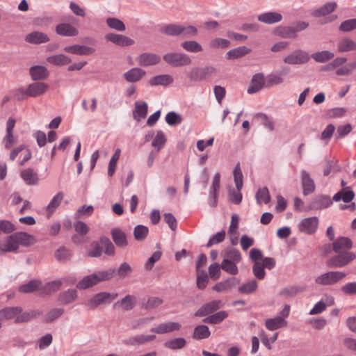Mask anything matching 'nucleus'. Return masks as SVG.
Instances as JSON below:
<instances>
[{"label": "nucleus", "mask_w": 356, "mask_h": 356, "mask_svg": "<svg viewBox=\"0 0 356 356\" xmlns=\"http://www.w3.org/2000/svg\"><path fill=\"white\" fill-rule=\"evenodd\" d=\"M77 298V292L75 289H68L59 294L58 300L62 304H69Z\"/></svg>", "instance_id": "obj_47"}, {"label": "nucleus", "mask_w": 356, "mask_h": 356, "mask_svg": "<svg viewBox=\"0 0 356 356\" xmlns=\"http://www.w3.org/2000/svg\"><path fill=\"white\" fill-rule=\"evenodd\" d=\"M136 61L142 67H149L159 63L161 57L154 53L145 52L136 58Z\"/></svg>", "instance_id": "obj_12"}, {"label": "nucleus", "mask_w": 356, "mask_h": 356, "mask_svg": "<svg viewBox=\"0 0 356 356\" xmlns=\"http://www.w3.org/2000/svg\"><path fill=\"white\" fill-rule=\"evenodd\" d=\"M25 41L31 44H41L49 41V36L40 31H33L26 35Z\"/></svg>", "instance_id": "obj_31"}, {"label": "nucleus", "mask_w": 356, "mask_h": 356, "mask_svg": "<svg viewBox=\"0 0 356 356\" xmlns=\"http://www.w3.org/2000/svg\"><path fill=\"white\" fill-rule=\"evenodd\" d=\"M63 50L66 53L79 56L90 55L95 51V49L92 47L81 44L67 46L64 47Z\"/></svg>", "instance_id": "obj_19"}, {"label": "nucleus", "mask_w": 356, "mask_h": 356, "mask_svg": "<svg viewBox=\"0 0 356 356\" xmlns=\"http://www.w3.org/2000/svg\"><path fill=\"white\" fill-rule=\"evenodd\" d=\"M106 22L110 29L115 31L122 32L126 30L125 24L118 18L108 17L106 19Z\"/></svg>", "instance_id": "obj_50"}, {"label": "nucleus", "mask_w": 356, "mask_h": 356, "mask_svg": "<svg viewBox=\"0 0 356 356\" xmlns=\"http://www.w3.org/2000/svg\"><path fill=\"white\" fill-rule=\"evenodd\" d=\"M318 226L317 217L307 218L300 221L298 227L301 232L307 234H312L316 232Z\"/></svg>", "instance_id": "obj_11"}, {"label": "nucleus", "mask_w": 356, "mask_h": 356, "mask_svg": "<svg viewBox=\"0 0 356 356\" xmlns=\"http://www.w3.org/2000/svg\"><path fill=\"white\" fill-rule=\"evenodd\" d=\"M227 316L228 313L226 311H220L207 316L202 321L204 323L216 325L222 322Z\"/></svg>", "instance_id": "obj_40"}, {"label": "nucleus", "mask_w": 356, "mask_h": 356, "mask_svg": "<svg viewBox=\"0 0 356 356\" xmlns=\"http://www.w3.org/2000/svg\"><path fill=\"white\" fill-rule=\"evenodd\" d=\"M270 195L268 188H260L256 193V200L258 204H268L270 201Z\"/></svg>", "instance_id": "obj_52"}, {"label": "nucleus", "mask_w": 356, "mask_h": 356, "mask_svg": "<svg viewBox=\"0 0 356 356\" xmlns=\"http://www.w3.org/2000/svg\"><path fill=\"white\" fill-rule=\"evenodd\" d=\"M136 302V299L131 295H127L120 301L114 304V307H121L124 310H131L134 308Z\"/></svg>", "instance_id": "obj_44"}, {"label": "nucleus", "mask_w": 356, "mask_h": 356, "mask_svg": "<svg viewBox=\"0 0 356 356\" xmlns=\"http://www.w3.org/2000/svg\"><path fill=\"white\" fill-rule=\"evenodd\" d=\"M304 290L305 288L302 286H289L284 287L282 291H280V296L284 298H291L296 296L298 293L302 292Z\"/></svg>", "instance_id": "obj_49"}, {"label": "nucleus", "mask_w": 356, "mask_h": 356, "mask_svg": "<svg viewBox=\"0 0 356 356\" xmlns=\"http://www.w3.org/2000/svg\"><path fill=\"white\" fill-rule=\"evenodd\" d=\"M333 199L327 195H321L316 197L311 204V208L313 209H323L330 207L332 204Z\"/></svg>", "instance_id": "obj_34"}, {"label": "nucleus", "mask_w": 356, "mask_h": 356, "mask_svg": "<svg viewBox=\"0 0 356 356\" xmlns=\"http://www.w3.org/2000/svg\"><path fill=\"white\" fill-rule=\"evenodd\" d=\"M42 311L38 309H33L29 312L22 311L21 314H19L15 318V323L18 324L30 322L32 320L42 315Z\"/></svg>", "instance_id": "obj_26"}, {"label": "nucleus", "mask_w": 356, "mask_h": 356, "mask_svg": "<svg viewBox=\"0 0 356 356\" xmlns=\"http://www.w3.org/2000/svg\"><path fill=\"white\" fill-rule=\"evenodd\" d=\"M336 7L337 3L335 2H328L322 7L314 10L312 15L316 17L325 16L334 11Z\"/></svg>", "instance_id": "obj_46"}, {"label": "nucleus", "mask_w": 356, "mask_h": 356, "mask_svg": "<svg viewBox=\"0 0 356 356\" xmlns=\"http://www.w3.org/2000/svg\"><path fill=\"white\" fill-rule=\"evenodd\" d=\"M165 121L169 125L175 126L181 123L182 118L177 113L170 111L166 115Z\"/></svg>", "instance_id": "obj_64"}, {"label": "nucleus", "mask_w": 356, "mask_h": 356, "mask_svg": "<svg viewBox=\"0 0 356 356\" xmlns=\"http://www.w3.org/2000/svg\"><path fill=\"white\" fill-rule=\"evenodd\" d=\"M174 81V79L170 74H160L151 78L149 84L152 86H167Z\"/></svg>", "instance_id": "obj_35"}, {"label": "nucleus", "mask_w": 356, "mask_h": 356, "mask_svg": "<svg viewBox=\"0 0 356 356\" xmlns=\"http://www.w3.org/2000/svg\"><path fill=\"white\" fill-rule=\"evenodd\" d=\"M134 105L135 109L133 111V118L137 122H140L142 119L146 118L148 111V106L145 102H136Z\"/></svg>", "instance_id": "obj_29"}, {"label": "nucleus", "mask_w": 356, "mask_h": 356, "mask_svg": "<svg viewBox=\"0 0 356 356\" xmlns=\"http://www.w3.org/2000/svg\"><path fill=\"white\" fill-rule=\"evenodd\" d=\"M166 142V138L162 131H158L156 136L152 140V145L159 152Z\"/></svg>", "instance_id": "obj_62"}, {"label": "nucleus", "mask_w": 356, "mask_h": 356, "mask_svg": "<svg viewBox=\"0 0 356 356\" xmlns=\"http://www.w3.org/2000/svg\"><path fill=\"white\" fill-rule=\"evenodd\" d=\"M338 51L340 53L356 50V42L349 38L341 40L337 44Z\"/></svg>", "instance_id": "obj_41"}, {"label": "nucleus", "mask_w": 356, "mask_h": 356, "mask_svg": "<svg viewBox=\"0 0 356 356\" xmlns=\"http://www.w3.org/2000/svg\"><path fill=\"white\" fill-rule=\"evenodd\" d=\"M12 241H13L16 250H18L20 245L23 246L30 245L33 241V236L26 232H19L11 234Z\"/></svg>", "instance_id": "obj_13"}, {"label": "nucleus", "mask_w": 356, "mask_h": 356, "mask_svg": "<svg viewBox=\"0 0 356 356\" xmlns=\"http://www.w3.org/2000/svg\"><path fill=\"white\" fill-rule=\"evenodd\" d=\"M186 340L184 338H176L165 343V346L172 350L181 349L186 345Z\"/></svg>", "instance_id": "obj_63"}, {"label": "nucleus", "mask_w": 356, "mask_h": 356, "mask_svg": "<svg viewBox=\"0 0 356 356\" xmlns=\"http://www.w3.org/2000/svg\"><path fill=\"white\" fill-rule=\"evenodd\" d=\"M346 276V273L342 271H330L316 277L315 283L322 286L334 285L343 280Z\"/></svg>", "instance_id": "obj_6"}, {"label": "nucleus", "mask_w": 356, "mask_h": 356, "mask_svg": "<svg viewBox=\"0 0 356 356\" xmlns=\"http://www.w3.org/2000/svg\"><path fill=\"white\" fill-rule=\"evenodd\" d=\"M72 253L65 247H60L55 252V257L60 262H67L70 260Z\"/></svg>", "instance_id": "obj_51"}, {"label": "nucleus", "mask_w": 356, "mask_h": 356, "mask_svg": "<svg viewBox=\"0 0 356 356\" xmlns=\"http://www.w3.org/2000/svg\"><path fill=\"white\" fill-rule=\"evenodd\" d=\"M48 88V84L44 82H34L27 86L26 96L31 97L41 96L47 90Z\"/></svg>", "instance_id": "obj_16"}, {"label": "nucleus", "mask_w": 356, "mask_h": 356, "mask_svg": "<svg viewBox=\"0 0 356 356\" xmlns=\"http://www.w3.org/2000/svg\"><path fill=\"white\" fill-rule=\"evenodd\" d=\"M146 75V72L140 67H133L123 74L124 79L129 83L140 81Z\"/></svg>", "instance_id": "obj_21"}, {"label": "nucleus", "mask_w": 356, "mask_h": 356, "mask_svg": "<svg viewBox=\"0 0 356 356\" xmlns=\"http://www.w3.org/2000/svg\"><path fill=\"white\" fill-rule=\"evenodd\" d=\"M220 175L219 172H216L213 177L212 186L209 191V204L211 207H216L217 204L218 195L220 189Z\"/></svg>", "instance_id": "obj_20"}, {"label": "nucleus", "mask_w": 356, "mask_h": 356, "mask_svg": "<svg viewBox=\"0 0 356 356\" xmlns=\"http://www.w3.org/2000/svg\"><path fill=\"white\" fill-rule=\"evenodd\" d=\"M163 60L173 67L189 66L192 64L191 56L183 52L170 51L163 56Z\"/></svg>", "instance_id": "obj_5"}, {"label": "nucleus", "mask_w": 356, "mask_h": 356, "mask_svg": "<svg viewBox=\"0 0 356 356\" xmlns=\"http://www.w3.org/2000/svg\"><path fill=\"white\" fill-rule=\"evenodd\" d=\"M120 155V149H117L113 154V155L111 156L109 163H108V177H112L115 172L117 162L119 160Z\"/></svg>", "instance_id": "obj_60"}, {"label": "nucleus", "mask_w": 356, "mask_h": 356, "mask_svg": "<svg viewBox=\"0 0 356 356\" xmlns=\"http://www.w3.org/2000/svg\"><path fill=\"white\" fill-rule=\"evenodd\" d=\"M114 270H108L87 275L77 283L76 288L81 290L88 289L100 282L112 279L114 277Z\"/></svg>", "instance_id": "obj_3"}, {"label": "nucleus", "mask_w": 356, "mask_h": 356, "mask_svg": "<svg viewBox=\"0 0 356 356\" xmlns=\"http://www.w3.org/2000/svg\"><path fill=\"white\" fill-rule=\"evenodd\" d=\"M115 271L114 276L118 275L120 278L124 279L129 276L132 272L131 266L127 262H123L117 269H111Z\"/></svg>", "instance_id": "obj_54"}, {"label": "nucleus", "mask_w": 356, "mask_h": 356, "mask_svg": "<svg viewBox=\"0 0 356 356\" xmlns=\"http://www.w3.org/2000/svg\"><path fill=\"white\" fill-rule=\"evenodd\" d=\"M310 60L309 53L302 49H296L283 58V62L288 65H300L307 63Z\"/></svg>", "instance_id": "obj_8"}, {"label": "nucleus", "mask_w": 356, "mask_h": 356, "mask_svg": "<svg viewBox=\"0 0 356 356\" xmlns=\"http://www.w3.org/2000/svg\"><path fill=\"white\" fill-rule=\"evenodd\" d=\"M265 327L270 331H273L284 327L287 325V321L281 316L267 318L264 322Z\"/></svg>", "instance_id": "obj_28"}, {"label": "nucleus", "mask_w": 356, "mask_h": 356, "mask_svg": "<svg viewBox=\"0 0 356 356\" xmlns=\"http://www.w3.org/2000/svg\"><path fill=\"white\" fill-rule=\"evenodd\" d=\"M300 175L303 194L308 195L314 193L316 189V185L314 181L310 177L309 173L305 170H302L300 171Z\"/></svg>", "instance_id": "obj_17"}, {"label": "nucleus", "mask_w": 356, "mask_h": 356, "mask_svg": "<svg viewBox=\"0 0 356 356\" xmlns=\"http://www.w3.org/2000/svg\"><path fill=\"white\" fill-rule=\"evenodd\" d=\"M62 284L63 281L60 280L49 282L43 287L42 293L47 295L54 293L60 289Z\"/></svg>", "instance_id": "obj_56"}, {"label": "nucleus", "mask_w": 356, "mask_h": 356, "mask_svg": "<svg viewBox=\"0 0 356 356\" xmlns=\"http://www.w3.org/2000/svg\"><path fill=\"white\" fill-rule=\"evenodd\" d=\"M47 61L54 65L63 66L72 62L71 58L63 54H54L47 58Z\"/></svg>", "instance_id": "obj_37"}, {"label": "nucleus", "mask_w": 356, "mask_h": 356, "mask_svg": "<svg viewBox=\"0 0 356 356\" xmlns=\"http://www.w3.org/2000/svg\"><path fill=\"white\" fill-rule=\"evenodd\" d=\"M181 47L187 52L197 54L203 51L202 46L195 40H187L181 43Z\"/></svg>", "instance_id": "obj_43"}, {"label": "nucleus", "mask_w": 356, "mask_h": 356, "mask_svg": "<svg viewBox=\"0 0 356 356\" xmlns=\"http://www.w3.org/2000/svg\"><path fill=\"white\" fill-rule=\"evenodd\" d=\"M20 177L28 185H36L39 181L38 175L33 168L22 170Z\"/></svg>", "instance_id": "obj_32"}, {"label": "nucleus", "mask_w": 356, "mask_h": 356, "mask_svg": "<svg viewBox=\"0 0 356 356\" xmlns=\"http://www.w3.org/2000/svg\"><path fill=\"white\" fill-rule=\"evenodd\" d=\"M56 33L61 36L73 37L79 34L76 28L69 23H61L58 24L55 28Z\"/></svg>", "instance_id": "obj_23"}, {"label": "nucleus", "mask_w": 356, "mask_h": 356, "mask_svg": "<svg viewBox=\"0 0 356 356\" xmlns=\"http://www.w3.org/2000/svg\"><path fill=\"white\" fill-rule=\"evenodd\" d=\"M22 312L21 307H6L0 309V321L15 318Z\"/></svg>", "instance_id": "obj_27"}, {"label": "nucleus", "mask_w": 356, "mask_h": 356, "mask_svg": "<svg viewBox=\"0 0 356 356\" xmlns=\"http://www.w3.org/2000/svg\"><path fill=\"white\" fill-rule=\"evenodd\" d=\"M148 232L149 229L146 226L138 225L134 228V236L136 240L143 241L147 237Z\"/></svg>", "instance_id": "obj_61"}, {"label": "nucleus", "mask_w": 356, "mask_h": 356, "mask_svg": "<svg viewBox=\"0 0 356 356\" xmlns=\"http://www.w3.org/2000/svg\"><path fill=\"white\" fill-rule=\"evenodd\" d=\"M182 25L179 24H168L162 26L160 33L168 36H179L181 35Z\"/></svg>", "instance_id": "obj_38"}, {"label": "nucleus", "mask_w": 356, "mask_h": 356, "mask_svg": "<svg viewBox=\"0 0 356 356\" xmlns=\"http://www.w3.org/2000/svg\"><path fill=\"white\" fill-rule=\"evenodd\" d=\"M218 70L213 65L195 66L188 72L187 76L191 82H201L216 76Z\"/></svg>", "instance_id": "obj_4"}, {"label": "nucleus", "mask_w": 356, "mask_h": 356, "mask_svg": "<svg viewBox=\"0 0 356 356\" xmlns=\"http://www.w3.org/2000/svg\"><path fill=\"white\" fill-rule=\"evenodd\" d=\"M105 38L106 40L120 47L131 46L135 43L133 39L117 33H108L105 35Z\"/></svg>", "instance_id": "obj_14"}, {"label": "nucleus", "mask_w": 356, "mask_h": 356, "mask_svg": "<svg viewBox=\"0 0 356 356\" xmlns=\"http://www.w3.org/2000/svg\"><path fill=\"white\" fill-rule=\"evenodd\" d=\"M334 54L330 51H322L314 53L310 56L316 62L325 63L333 58Z\"/></svg>", "instance_id": "obj_53"}, {"label": "nucleus", "mask_w": 356, "mask_h": 356, "mask_svg": "<svg viewBox=\"0 0 356 356\" xmlns=\"http://www.w3.org/2000/svg\"><path fill=\"white\" fill-rule=\"evenodd\" d=\"M181 325L177 322H167L159 325L157 327L152 328L151 332L156 334H165L173 331L179 330Z\"/></svg>", "instance_id": "obj_24"}, {"label": "nucleus", "mask_w": 356, "mask_h": 356, "mask_svg": "<svg viewBox=\"0 0 356 356\" xmlns=\"http://www.w3.org/2000/svg\"><path fill=\"white\" fill-rule=\"evenodd\" d=\"M118 294L116 293L100 292L95 294L90 298L87 303V305L91 308L95 309L100 305H108L117 298Z\"/></svg>", "instance_id": "obj_9"}, {"label": "nucleus", "mask_w": 356, "mask_h": 356, "mask_svg": "<svg viewBox=\"0 0 356 356\" xmlns=\"http://www.w3.org/2000/svg\"><path fill=\"white\" fill-rule=\"evenodd\" d=\"M250 51L251 50L245 46L239 47L227 51L226 58L229 60L236 59L249 54Z\"/></svg>", "instance_id": "obj_45"}, {"label": "nucleus", "mask_w": 356, "mask_h": 356, "mask_svg": "<svg viewBox=\"0 0 356 356\" xmlns=\"http://www.w3.org/2000/svg\"><path fill=\"white\" fill-rule=\"evenodd\" d=\"M258 287V284L256 280H252L247 283L243 284L238 287V291L239 293L243 294H248L254 292Z\"/></svg>", "instance_id": "obj_59"}, {"label": "nucleus", "mask_w": 356, "mask_h": 356, "mask_svg": "<svg viewBox=\"0 0 356 356\" xmlns=\"http://www.w3.org/2000/svg\"><path fill=\"white\" fill-rule=\"evenodd\" d=\"M355 197V193L350 187H346L337 192L333 196V200L339 202L343 200L345 203L350 202Z\"/></svg>", "instance_id": "obj_33"}, {"label": "nucleus", "mask_w": 356, "mask_h": 356, "mask_svg": "<svg viewBox=\"0 0 356 356\" xmlns=\"http://www.w3.org/2000/svg\"><path fill=\"white\" fill-rule=\"evenodd\" d=\"M30 75L33 80H45L49 77V72L47 67L42 65L32 66L29 70Z\"/></svg>", "instance_id": "obj_25"}, {"label": "nucleus", "mask_w": 356, "mask_h": 356, "mask_svg": "<svg viewBox=\"0 0 356 356\" xmlns=\"http://www.w3.org/2000/svg\"><path fill=\"white\" fill-rule=\"evenodd\" d=\"M155 335L138 334L123 340V343L127 346H140L154 341Z\"/></svg>", "instance_id": "obj_18"}, {"label": "nucleus", "mask_w": 356, "mask_h": 356, "mask_svg": "<svg viewBox=\"0 0 356 356\" xmlns=\"http://www.w3.org/2000/svg\"><path fill=\"white\" fill-rule=\"evenodd\" d=\"M41 285V282L39 280H33L27 284L22 285L19 288V291L22 293H29L38 290Z\"/></svg>", "instance_id": "obj_57"}, {"label": "nucleus", "mask_w": 356, "mask_h": 356, "mask_svg": "<svg viewBox=\"0 0 356 356\" xmlns=\"http://www.w3.org/2000/svg\"><path fill=\"white\" fill-rule=\"evenodd\" d=\"M239 280L236 277H230L227 280L217 283L215 286H213V289L217 292H222L224 291L229 290L234 286H236L239 284Z\"/></svg>", "instance_id": "obj_39"}, {"label": "nucleus", "mask_w": 356, "mask_h": 356, "mask_svg": "<svg viewBox=\"0 0 356 356\" xmlns=\"http://www.w3.org/2000/svg\"><path fill=\"white\" fill-rule=\"evenodd\" d=\"M113 257L115 254V248L111 241L106 236L100 237L98 241H92L90 245V249L87 253L90 257H99L103 253Z\"/></svg>", "instance_id": "obj_2"}, {"label": "nucleus", "mask_w": 356, "mask_h": 356, "mask_svg": "<svg viewBox=\"0 0 356 356\" xmlns=\"http://www.w3.org/2000/svg\"><path fill=\"white\" fill-rule=\"evenodd\" d=\"M63 313V308H54L45 314L43 321L45 323H51L62 316Z\"/></svg>", "instance_id": "obj_58"}, {"label": "nucleus", "mask_w": 356, "mask_h": 356, "mask_svg": "<svg viewBox=\"0 0 356 356\" xmlns=\"http://www.w3.org/2000/svg\"><path fill=\"white\" fill-rule=\"evenodd\" d=\"M211 334L208 326L204 325H198L194 329L193 337L197 340L207 339Z\"/></svg>", "instance_id": "obj_48"}, {"label": "nucleus", "mask_w": 356, "mask_h": 356, "mask_svg": "<svg viewBox=\"0 0 356 356\" xmlns=\"http://www.w3.org/2000/svg\"><path fill=\"white\" fill-rule=\"evenodd\" d=\"M282 15L280 13L270 11L257 16L259 22L266 24H272L281 22L282 20Z\"/></svg>", "instance_id": "obj_22"}, {"label": "nucleus", "mask_w": 356, "mask_h": 356, "mask_svg": "<svg viewBox=\"0 0 356 356\" xmlns=\"http://www.w3.org/2000/svg\"><path fill=\"white\" fill-rule=\"evenodd\" d=\"M265 84L264 76L262 73L254 74L251 81V86L248 89V94L255 93L262 89Z\"/></svg>", "instance_id": "obj_30"}, {"label": "nucleus", "mask_w": 356, "mask_h": 356, "mask_svg": "<svg viewBox=\"0 0 356 356\" xmlns=\"http://www.w3.org/2000/svg\"><path fill=\"white\" fill-rule=\"evenodd\" d=\"M111 235L114 243L119 248H125L128 246L129 242L126 233L118 227L113 228Z\"/></svg>", "instance_id": "obj_15"}, {"label": "nucleus", "mask_w": 356, "mask_h": 356, "mask_svg": "<svg viewBox=\"0 0 356 356\" xmlns=\"http://www.w3.org/2000/svg\"><path fill=\"white\" fill-rule=\"evenodd\" d=\"M334 257H332L327 261V266L330 268H343L356 258L355 253L351 252H343Z\"/></svg>", "instance_id": "obj_7"}, {"label": "nucleus", "mask_w": 356, "mask_h": 356, "mask_svg": "<svg viewBox=\"0 0 356 356\" xmlns=\"http://www.w3.org/2000/svg\"><path fill=\"white\" fill-rule=\"evenodd\" d=\"M353 246L352 241L347 237H339L333 243V250L338 253L341 251L347 252Z\"/></svg>", "instance_id": "obj_36"}, {"label": "nucleus", "mask_w": 356, "mask_h": 356, "mask_svg": "<svg viewBox=\"0 0 356 356\" xmlns=\"http://www.w3.org/2000/svg\"><path fill=\"white\" fill-rule=\"evenodd\" d=\"M10 238L11 234L6 238L0 239V256L6 252L17 251L14 242L10 239Z\"/></svg>", "instance_id": "obj_42"}, {"label": "nucleus", "mask_w": 356, "mask_h": 356, "mask_svg": "<svg viewBox=\"0 0 356 356\" xmlns=\"http://www.w3.org/2000/svg\"><path fill=\"white\" fill-rule=\"evenodd\" d=\"M222 269L232 275H237L238 273L237 264L242 259L240 251L234 248H228L222 252Z\"/></svg>", "instance_id": "obj_1"}, {"label": "nucleus", "mask_w": 356, "mask_h": 356, "mask_svg": "<svg viewBox=\"0 0 356 356\" xmlns=\"http://www.w3.org/2000/svg\"><path fill=\"white\" fill-rule=\"evenodd\" d=\"M64 194L63 192H58L50 201L49 204L45 207V209L49 213H52L56 209L60 204Z\"/></svg>", "instance_id": "obj_55"}, {"label": "nucleus", "mask_w": 356, "mask_h": 356, "mask_svg": "<svg viewBox=\"0 0 356 356\" xmlns=\"http://www.w3.org/2000/svg\"><path fill=\"white\" fill-rule=\"evenodd\" d=\"M223 306V303L221 300H214L209 302L203 305L195 313L196 316H206L209 314L213 313L218 310Z\"/></svg>", "instance_id": "obj_10"}]
</instances>
